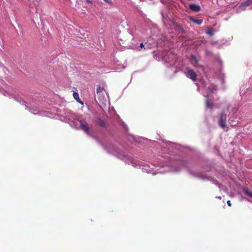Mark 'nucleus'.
Masks as SVG:
<instances>
[{
	"label": "nucleus",
	"instance_id": "1",
	"mask_svg": "<svg viewBox=\"0 0 252 252\" xmlns=\"http://www.w3.org/2000/svg\"><path fill=\"white\" fill-rule=\"evenodd\" d=\"M227 115L223 112L220 114V118L219 119V125L223 129L226 127V121Z\"/></svg>",
	"mask_w": 252,
	"mask_h": 252
},
{
	"label": "nucleus",
	"instance_id": "2",
	"mask_svg": "<svg viewBox=\"0 0 252 252\" xmlns=\"http://www.w3.org/2000/svg\"><path fill=\"white\" fill-rule=\"evenodd\" d=\"M186 76L193 81H195L197 80V74L192 69H189L186 73Z\"/></svg>",
	"mask_w": 252,
	"mask_h": 252
},
{
	"label": "nucleus",
	"instance_id": "3",
	"mask_svg": "<svg viewBox=\"0 0 252 252\" xmlns=\"http://www.w3.org/2000/svg\"><path fill=\"white\" fill-rule=\"evenodd\" d=\"M80 127L86 133L88 134L90 131V128L88 124L86 122H83L82 121L80 122Z\"/></svg>",
	"mask_w": 252,
	"mask_h": 252
},
{
	"label": "nucleus",
	"instance_id": "4",
	"mask_svg": "<svg viewBox=\"0 0 252 252\" xmlns=\"http://www.w3.org/2000/svg\"><path fill=\"white\" fill-rule=\"evenodd\" d=\"M252 4V0H247L246 1L243 2L239 7V9L241 10H244L246 8Z\"/></svg>",
	"mask_w": 252,
	"mask_h": 252
},
{
	"label": "nucleus",
	"instance_id": "5",
	"mask_svg": "<svg viewBox=\"0 0 252 252\" xmlns=\"http://www.w3.org/2000/svg\"><path fill=\"white\" fill-rule=\"evenodd\" d=\"M189 8L192 11L198 12L200 10V6L195 4H190L189 5Z\"/></svg>",
	"mask_w": 252,
	"mask_h": 252
},
{
	"label": "nucleus",
	"instance_id": "6",
	"mask_svg": "<svg viewBox=\"0 0 252 252\" xmlns=\"http://www.w3.org/2000/svg\"><path fill=\"white\" fill-rule=\"evenodd\" d=\"M189 19L192 22L198 25H200L203 23V20L202 19H196L193 17H190Z\"/></svg>",
	"mask_w": 252,
	"mask_h": 252
},
{
	"label": "nucleus",
	"instance_id": "7",
	"mask_svg": "<svg viewBox=\"0 0 252 252\" xmlns=\"http://www.w3.org/2000/svg\"><path fill=\"white\" fill-rule=\"evenodd\" d=\"M74 99L81 104H83V102L79 99V94L77 93L74 92L73 94Z\"/></svg>",
	"mask_w": 252,
	"mask_h": 252
},
{
	"label": "nucleus",
	"instance_id": "8",
	"mask_svg": "<svg viewBox=\"0 0 252 252\" xmlns=\"http://www.w3.org/2000/svg\"><path fill=\"white\" fill-rule=\"evenodd\" d=\"M97 124L101 126L105 127H106V124L104 121H103L102 119H99L97 120Z\"/></svg>",
	"mask_w": 252,
	"mask_h": 252
},
{
	"label": "nucleus",
	"instance_id": "9",
	"mask_svg": "<svg viewBox=\"0 0 252 252\" xmlns=\"http://www.w3.org/2000/svg\"><path fill=\"white\" fill-rule=\"evenodd\" d=\"M206 105L208 108H212L213 106V103L210 102L209 100L207 99L206 101Z\"/></svg>",
	"mask_w": 252,
	"mask_h": 252
},
{
	"label": "nucleus",
	"instance_id": "10",
	"mask_svg": "<svg viewBox=\"0 0 252 252\" xmlns=\"http://www.w3.org/2000/svg\"><path fill=\"white\" fill-rule=\"evenodd\" d=\"M104 88L103 87H101L100 86H98L96 89V93L97 94H99L102 93L104 91Z\"/></svg>",
	"mask_w": 252,
	"mask_h": 252
},
{
	"label": "nucleus",
	"instance_id": "11",
	"mask_svg": "<svg viewBox=\"0 0 252 252\" xmlns=\"http://www.w3.org/2000/svg\"><path fill=\"white\" fill-rule=\"evenodd\" d=\"M207 33L211 36H212L214 35V31L212 30H208L207 32H206Z\"/></svg>",
	"mask_w": 252,
	"mask_h": 252
},
{
	"label": "nucleus",
	"instance_id": "12",
	"mask_svg": "<svg viewBox=\"0 0 252 252\" xmlns=\"http://www.w3.org/2000/svg\"><path fill=\"white\" fill-rule=\"evenodd\" d=\"M237 0H226V2L228 4L234 3L237 1Z\"/></svg>",
	"mask_w": 252,
	"mask_h": 252
},
{
	"label": "nucleus",
	"instance_id": "13",
	"mask_svg": "<svg viewBox=\"0 0 252 252\" xmlns=\"http://www.w3.org/2000/svg\"><path fill=\"white\" fill-rule=\"evenodd\" d=\"M245 191H246V192L247 194H248L249 195H250V196L252 197V192H249L248 191V189H245Z\"/></svg>",
	"mask_w": 252,
	"mask_h": 252
},
{
	"label": "nucleus",
	"instance_id": "14",
	"mask_svg": "<svg viewBox=\"0 0 252 252\" xmlns=\"http://www.w3.org/2000/svg\"><path fill=\"white\" fill-rule=\"evenodd\" d=\"M227 205H228L229 207H231V202H230V200H228V201H227Z\"/></svg>",
	"mask_w": 252,
	"mask_h": 252
},
{
	"label": "nucleus",
	"instance_id": "15",
	"mask_svg": "<svg viewBox=\"0 0 252 252\" xmlns=\"http://www.w3.org/2000/svg\"><path fill=\"white\" fill-rule=\"evenodd\" d=\"M139 47L141 48H144V49H145V48L144 47V45L143 43H141Z\"/></svg>",
	"mask_w": 252,
	"mask_h": 252
},
{
	"label": "nucleus",
	"instance_id": "16",
	"mask_svg": "<svg viewBox=\"0 0 252 252\" xmlns=\"http://www.w3.org/2000/svg\"><path fill=\"white\" fill-rule=\"evenodd\" d=\"M191 58H193V59L194 60V61H195V62H197V59H196V57H195V56H191Z\"/></svg>",
	"mask_w": 252,
	"mask_h": 252
},
{
	"label": "nucleus",
	"instance_id": "17",
	"mask_svg": "<svg viewBox=\"0 0 252 252\" xmlns=\"http://www.w3.org/2000/svg\"><path fill=\"white\" fill-rule=\"evenodd\" d=\"M105 1H106V2L107 3H111V0H104Z\"/></svg>",
	"mask_w": 252,
	"mask_h": 252
},
{
	"label": "nucleus",
	"instance_id": "18",
	"mask_svg": "<svg viewBox=\"0 0 252 252\" xmlns=\"http://www.w3.org/2000/svg\"><path fill=\"white\" fill-rule=\"evenodd\" d=\"M88 3H91V1L90 0H86Z\"/></svg>",
	"mask_w": 252,
	"mask_h": 252
},
{
	"label": "nucleus",
	"instance_id": "19",
	"mask_svg": "<svg viewBox=\"0 0 252 252\" xmlns=\"http://www.w3.org/2000/svg\"><path fill=\"white\" fill-rule=\"evenodd\" d=\"M218 198L219 199H221V198L220 196H219V197H218Z\"/></svg>",
	"mask_w": 252,
	"mask_h": 252
},
{
	"label": "nucleus",
	"instance_id": "20",
	"mask_svg": "<svg viewBox=\"0 0 252 252\" xmlns=\"http://www.w3.org/2000/svg\"><path fill=\"white\" fill-rule=\"evenodd\" d=\"M210 92H211V93H213V90H210Z\"/></svg>",
	"mask_w": 252,
	"mask_h": 252
}]
</instances>
